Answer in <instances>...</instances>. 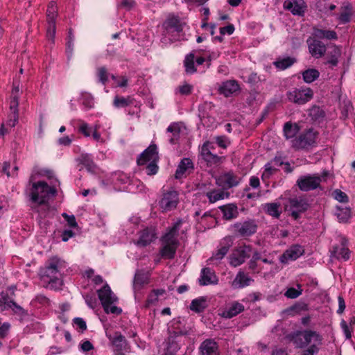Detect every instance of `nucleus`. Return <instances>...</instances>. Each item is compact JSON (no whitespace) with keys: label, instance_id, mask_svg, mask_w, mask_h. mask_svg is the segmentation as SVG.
<instances>
[{"label":"nucleus","instance_id":"nucleus-40","mask_svg":"<svg viewBox=\"0 0 355 355\" xmlns=\"http://www.w3.org/2000/svg\"><path fill=\"white\" fill-rule=\"evenodd\" d=\"M111 181L114 186L117 187L128 183L130 178L125 173L117 171L112 174Z\"/></svg>","mask_w":355,"mask_h":355},{"label":"nucleus","instance_id":"nucleus-45","mask_svg":"<svg viewBox=\"0 0 355 355\" xmlns=\"http://www.w3.org/2000/svg\"><path fill=\"white\" fill-rule=\"evenodd\" d=\"M320 72L315 69H309L302 72V78L306 83H311L318 78Z\"/></svg>","mask_w":355,"mask_h":355},{"label":"nucleus","instance_id":"nucleus-14","mask_svg":"<svg viewBox=\"0 0 355 355\" xmlns=\"http://www.w3.org/2000/svg\"><path fill=\"white\" fill-rule=\"evenodd\" d=\"M339 245H334L331 252V257L340 261H347L350 259V250H349L348 240L345 236H340Z\"/></svg>","mask_w":355,"mask_h":355},{"label":"nucleus","instance_id":"nucleus-60","mask_svg":"<svg viewBox=\"0 0 355 355\" xmlns=\"http://www.w3.org/2000/svg\"><path fill=\"white\" fill-rule=\"evenodd\" d=\"M78 131L82 133L85 137H89L92 132V128L85 122H81Z\"/></svg>","mask_w":355,"mask_h":355},{"label":"nucleus","instance_id":"nucleus-58","mask_svg":"<svg viewBox=\"0 0 355 355\" xmlns=\"http://www.w3.org/2000/svg\"><path fill=\"white\" fill-rule=\"evenodd\" d=\"M302 291L301 289L297 290L295 288H289L285 292L284 295L288 298L295 299L302 294Z\"/></svg>","mask_w":355,"mask_h":355},{"label":"nucleus","instance_id":"nucleus-50","mask_svg":"<svg viewBox=\"0 0 355 355\" xmlns=\"http://www.w3.org/2000/svg\"><path fill=\"white\" fill-rule=\"evenodd\" d=\"M230 247L231 244L229 243H227L225 245L220 246L219 249L212 255L211 258H209L208 261H211L213 259L221 260L227 254Z\"/></svg>","mask_w":355,"mask_h":355},{"label":"nucleus","instance_id":"nucleus-39","mask_svg":"<svg viewBox=\"0 0 355 355\" xmlns=\"http://www.w3.org/2000/svg\"><path fill=\"white\" fill-rule=\"evenodd\" d=\"M206 196L210 203H214L218 200H223L229 197V193L225 192L220 189H213L206 193Z\"/></svg>","mask_w":355,"mask_h":355},{"label":"nucleus","instance_id":"nucleus-30","mask_svg":"<svg viewBox=\"0 0 355 355\" xmlns=\"http://www.w3.org/2000/svg\"><path fill=\"white\" fill-rule=\"evenodd\" d=\"M240 89L238 82L234 80H230L223 82L219 87L220 94L226 97L230 96Z\"/></svg>","mask_w":355,"mask_h":355},{"label":"nucleus","instance_id":"nucleus-46","mask_svg":"<svg viewBox=\"0 0 355 355\" xmlns=\"http://www.w3.org/2000/svg\"><path fill=\"white\" fill-rule=\"evenodd\" d=\"M80 101L86 110H90L94 106V99L90 93L82 92Z\"/></svg>","mask_w":355,"mask_h":355},{"label":"nucleus","instance_id":"nucleus-19","mask_svg":"<svg viewBox=\"0 0 355 355\" xmlns=\"http://www.w3.org/2000/svg\"><path fill=\"white\" fill-rule=\"evenodd\" d=\"M304 253V248L299 244H294L287 249L280 257V262L287 263L289 261H295Z\"/></svg>","mask_w":355,"mask_h":355},{"label":"nucleus","instance_id":"nucleus-12","mask_svg":"<svg viewBox=\"0 0 355 355\" xmlns=\"http://www.w3.org/2000/svg\"><path fill=\"white\" fill-rule=\"evenodd\" d=\"M179 203V193L177 191L171 189L164 191L159 201V207L162 211H170L177 207Z\"/></svg>","mask_w":355,"mask_h":355},{"label":"nucleus","instance_id":"nucleus-26","mask_svg":"<svg viewBox=\"0 0 355 355\" xmlns=\"http://www.w3.org/2000/svg\"><path fill=\"white\" fill-rule=\"evenodd\" d=\"M193 169V164L191 159L183 158L179 163L175 171V178L182 179L187 174H189Z\"/></svg>","mask_w":355,"mask_h":355},{"label":"nucleus","instance_id":"nucleus-28","mask_svg":"<svg viewBox=\"0 0 355 355\" xmlns=\"http://www.w3.org/2000/svg\"><path fill=\"white\" fill-rule=\"evenodd\" d=\"M253 282L254 279L251 278L247 273L240 270L236 274L232 285L234 288H243L250 286V284Z\"/></svg>","mask_w":355,"mask_h":355},{"label":"nucleus","instance_id":"nucleus-36","mask_svg":"<svg viewBox=\"0 0 355 355\" xmlns=\"http://www.w3.org/2000/svg\"><path fill=\"white\" fill-rule=\"evenodd\" d=\"M265 212L275 218H279L282 214L279 202H269L263 205Z\"/></svg>","mask_w":355,"mask_h":355},{"label":"nucleus","instance_id":"nucleus-31","mask_svg":"<svg viewBox=\"0 0 355 355\" xmlns=\"http://www.w3.org/2000/svg\"><path fill=\"white\" fill-rule=\"evenodd\" d=\"M300 128L296 123H292L291 121L286 122L283 127L284 136L286 139H293L297 136V134L300 132Z\"/></svg>","mask_w":355,"mask_h":355},{"label":"nucleus","instance_id":"nucleus-21","mask_svg":"<svg viewBox=\"0 0 355 355\" xmlns=\"http://www.w3.org/2000/svg\"><path fill=\"white\" fill-rule=\"evenodd\" d=\"M106 336L114 347L115 351L121 352L127 349L128 342L121 332L116 331L112 335L106 333Z\"/></svg>","mask_w":355,"mask_h":355},{"label":"nucleus","instance_id":"nucleus-55","mask_svg":"<svg viewBox=\"0 0 355 355\" xmlns=\"http://www.w3.org/2000/svg\"><path fill=\"white\" fill-rule=\"evenodd\" d=\"M322 344L317 343L311 344L306 349L304 350L301 355H314L319 352Z\"/></svg>","mask_w":355,"mask_h":355},{"label":"nucleus","instance_id":"nucleus-63","mask_svg":"<svg viewBox=\"0 0 355 355\" xmlns=\"http://www.w3.org/2000/svg\"><path fill=\"white\" fill-rule=\"evenodd\" d=\"M73 42H74V38H71L70 40H68L67 42L66 53H67L68 60H70L73 56V45H74Z\"/></svg>","mask_w":355,"mask_h":355},{"label":"nucleus","instance_id":"nucleus-32","mask_svg":"<svg viewBox=\"0 0 355 355\" xmlns=\"http://www.w3.org/2000/svg\"><path fill=\"white\" fill-rule=\"evenodd\" d=\"M309 116L315 123H321L325 117L324 111L318 105H313L308 110Z\"/></svg>","mask_w":355,"mask_h":355},{"label":"nucleus","instance_id":"nucleus-59","mask_svg":"<svg viewBox=\"0 0 355 355\" xmlns=\"http://www.w3.org/2000/svg\"><path fill=\"white\" fill-rule=\"evenodd\" d=\"M157 162H154L152 163H148L146 167V173L148 175H155L158 171V166L157 164Z\"/></svg>","mask_w":355,"mask_h":355},{"label":"nucleus","instance_id":"nucleus-17","mask_svg":"<svg viewBox=\"0 0 355 355\" xmlns=\"http://www.w3.org/2000/svg\"><path fill=\"white\" fill-rule=\"evenodd\" d=\"M159 159L157 147L155 144L150 145L142 153L139 155L137 162L141 166L148 163L157 162Z\"/></svg>","mask_w":355,"mask_h":355},{"label":"nucleus","instance_id":"nucleus-10","mask_svg":"<svg viewBox=\"0 0 355 355\" xmlns=\"http://www.w3.org/2000/svg\"><path fill=\"white\" fill-rule=\"evenodd\" d=\"M309 207L307 200L303 198H291L288 199V204L285 205V209L288 211L292 218L295 220L298 219L300 215L305 212Z\"/></svg>","mask_w":355,"mask_h":355},{"label":"nucleus","instance_id":"nucleus-29","mask_svg":"<svg viewBox=\"0 0 355 355\" xmlns=\"http://www.w3.org/2000/svg\"><path fill=\"white\" fill-rule=\"evenodd\" d=\"M243 304L239 302H233L229 307L226 308L220 314L221 317L227 319L232 318L244 311Z\"/></svg>","mask_w":355,"mask_h":355},{"label":"nucleus","instance_id":"nucleus-43","mask_svg":"<svg viewBox=\"0 0 355 355\" xmlns=\"http://www.w3.org/2000/svg\"><path fill=\"white\" fill-rule=\"evenodd\" d=\"M184 66L185 67V71L188 74H193L196 71L193 53H190L186 55L184 60Z\"/></svg>","mask_w":355,"mask_h":355},{"label":"nucleus","instance_id":"nucleus-42","mask_svg":"<svg viewBox=\"0 0 355 355\" xmlns=\"http://www.w3.org/2000/svg\"><path fill=\"white\" fill-rule=\"evenodd\" d=\"M166 132L172 134L169 139L170 144H175L180 138V128L179 124L178 123H172L167 128Z\"/></svg>","mask_w":355,"mask_h":355},{"label":"nucleus","instance_id":"nucleus-52","mask_svg":"<svg viewBox=\"0 0 355 355\" xmlns=\"http://www.w3.org/2000/svg\"><path fill=\"white\" fill-rule=\"evenodd\" d=\"M80 163L84 165L88 171H93L96 165L93 161V159L91 155L89 154H83L80 156Z\"/></svg>","mask_w":355,"mask_h":355},{"label":"nucleus","instance_id":"nucleus-48","mask_svg":"<svg viewBox=\"0 0 355 355\" xmlns=\"http://www.w3.org/2000/svg\"><path fill=\"white\" fill-rule=\"evenodd\" d=\"M295 62V60L294 58H292L291 57H286L278 59L277 60L274 62V65L279 69L284 70L292 66Z\"/></svg>","mask_w":355,"mask_h":355},{"label":"nucleus","instance_id":"nucleus-35","mask_svg":"<svg viewBox=\"0 0 355 355\" xmlns=\"http://www.w3.org/2000/svg\"><path fill=\"white\" fill-rule=\"evenodd\" d=\"M148 283V275L142 270H137L135 275L133 287L135 290H140L144 285Z\"/></svg>","mask_w":355,"mask_h":355},{"label":"nucleus","instance_id":"nucleus-4","mask_svg":"<svg viewBox=\"0 0 355 355\" xmlns=\"http://www.w3.org/2000/svg\"><path fill=\"white\" fill-rule=\"evenodd\" d=\"M168 330L169 348L177 352L180 348L184 336L188 334V329L185 326L184 319L174 318L170 322Z\"/></svg>","mask_w":355,"mask_h":355},{"label":"nucleus","instance_id":"nucleus-27","mask_svg":"<svg viewBox=\"0 0 355 355\" xmlns=\"http://www.w3.org/2000/svg\"><path fill=\"white\" fill-rule=\"evenodd\" d=\"M218 279L214 272L209 268H204L201 270L199 284L201 286L216 284Z\"/></svg>","mask_w":355,"mask_h":355},{"label":"nucleus","instance_id":"nucleus-34","mask_svg":"<svg viewBox=\"0 0 355 355\" xmlns=\"http://www.w3.org/2000/svg\"><path fill=\"white\" fill-rule=\"evenodd\" d=\"M223 218L226 220L236 218L239 214L237 206L234 204H228L220 207Z\"/></svg>","mask_w":355,"mask_h":355},{"label":"nucleus","instance_id":"nucleus-13","mask_svg":"<svg viewBox=\"0 0 355 355\" xmlns=\"http://www.w3.org/2000/svg\"><path fill=\"white\" fill-rule=\"evenodd\" d=\"M257 227V222L254 219L237 222L232 225L235 234L242 237H248L254 234Z\"/></svg>","mask_w":355,"mask_h":355},{"label":"nucleus","instance_id":"nucleus-47","mask_svg":"<svg viewBox=\"0 0 355 355\" xmlns=\"http://www.w3.org/2000/svg\"><path fill=\"white\" fill-rule=\"evenodd\" d=\"M336 215L338 220L341 223H346L351 216V210L348 207H338Z\"/></svg>","mask_w":355,"mask_h":355},{"label":"nucleus","instance_id":"nucleus-1","mask_svg":"<svg viewBox=\"0 0 355 355\" xmlns=\"http://www.w3.org/2000/svg\"><path fill=\"white\" fill-rule=\"evenodd\" d=\"M55 185L49 186L44 181H38L31 184L29 191L31 209L39 214L40 218H45L49 211V201L56 194Z\"/></svg>","mask_w":355,"mask_h":355},{"label":"nucleus","instance_id":"nucleus-33","mask_svg":"<svg viewBox=\"0 0 355 355\" xmlns=\"http://www.w3.org/2000/svg\"><path fill=\"white\" fill-rule=\"evenodd\" d=\"M313 36L319 40L321 39H327L329 40L338 39V35L336 31L320 28H314Z\"/></svg>","mask_w":355,"mask_h":355},{"label":"nucleus","instance_id":"nucleus-54","mask_svg":"<svg viewBox=\"0 0 355 355\" xmlns=\"http://www.w3.org/2000/svg\"><path fill=\"white\" fill-rule=\"evenodd\" d=\"M10 114L9 115V119L7 121V125L10 127H15L18 121L19 113L18 107L15 109H10Z\"/></svg>","mask_w":355,"mask_h":355},{"label":"nucleus","instance_id":"nucleus-3","mask_svg":"<svg viewBox=\"0 0 355 355\" xmlns=\"http://www.w3.org/2000/svg\"><path fill=\"white\" fill-rule=\"evenodd\" d=\"M182 220H177L168 231L161 239L162 247L159 254L164 259H172L175 257L179 245L178 239V232L182 225Z\"/></svg>","mask_w":355,"mask_h":355},{"label":"nucleus","instance_id":"nucleus-16","mask_svg":"<svg viewBox=\"0 0 355 355\" xmlns=\"http://www.w3.org/2000/svg\"><path fill=\"white\" fill-rule=\"evenodd\" d=\"M241 180V178L232 171L224 173L216 179V184L223 189H230L236 187Z\"/></svg>","mask_w":355,"mask_h":355},{"label":"nucleus","instance_id":"nucleus-38","mask_svg":"<svg viewBox=\"0 0 355 355\" xmlns=\"http://www.w3.org/2000/svg\"><path fill=\"white\" fill-rule=\"evenodd\" d=\"M207 299L205 297H200L193 300L190 304L189 308L196 313H202L207 308Z\"/></svg>","mask_w":355,"mask_h":355},{"label":"nucleus","instance_id":"nucleus-37","mask_svg":"<svg viewBox=\"0 0 355 355\" xmlns=\"http://www.w3.org/2000/svg\"><path fill=\"white\" fill-rule=\"evenodd\" d=\"M352 6L349 3H345L341 7V12L338 15V19L341 24H347L350 21L352 15Z\"/></svg>","mask_w":355,"mask_h":355},{"label":"nucleus","instance_id":"nucleus-44","mask_svg":"<svg viewBox=\"0 0 355 355\" xmlns=\"http://www.w3.org/2000/svg\"><path fill=\"white\" fill-rule=\"evenodd\" d=\"M340 49L338 46L334 45L332 47L331 51L329 52L328 55L329 56V58L327 61L326 64H329L331 67L337 66L338 63V58L340 56Z\"/></svg>","mask_w":355,"mask_h":355},{"label":"nucleus","instance_id":"nucleus-23","mask_svg":"<svg viewBox=\"0 0 355 355\" xmlns=\"http://www.w3.org/2000/svg\"><path fill=\"white\" fill-rule=\"evenodd\" d=\"M9 309H12L15 313L22 312L24 310L21 306L10 298L8 293L4 292L0 293V309L5 311Z\"/></svg>","mask_w":355,"mask_h":355},{"label":"nucleus","instance_id":"nucleus-56","mask_svg":"<svg viewBox=\"0 0 355 355\" xmlns=\"http://www.w3.org/2000/svg\"><path fill=\"white\" fill-rule=\"evenodd\" d=\"M214 139L218 146L223 148H226L230 143L227 137L225 135L217 136Z\"/></svg>","mask_w":355,"mask_h":355},{"label":"nucleus","instance_id":"nucleus-25","mask_svg":"<svg viewBox=\"0 0 355 355\" xmlns=\"http://www.w3.org/2000/svg\"><path fill=\"white\" fill-rule=\"evenodd\" d=\"M57 17V10L47 9L46 17L48 22V27L46 31V36L52 42H54L55 35V18Z\"/></svg>","mask_w":355,"mask_h":355},{"label":"nucleus","instance_id":"nucleus-9","mask_svg":"<svg viewBox=\"0 0 355 355\" xmlns=\"http://www.w3.org/2000/svg\"><path fill=\"white\" fill-rule=\"evenodd\" d=\"M289 101L298 105H304L310 101L313 97V90L306 87L295 88L286 93Z\"/></svg>","mask_w":355,"mask_h":355},{"label":"nucleus","instance_id":"nucleus-53","mask_svg":"<svg viewBox=\"0 0 355 355\" xmlns=\"http://www.w3.org/2000/svg\"><path fill=\"white\" fill-rule=\"evenodd\" d=\"M96 76L98 81L102 85H105L108 81L109 73L105 67H100L96 69Z\"/></svg>","mask_w":355,"mask_h":355},{"label":"nucleus","instance_id":"nucleus-49","mask_svg":"<svg viewBox=\"0 0 355 355\" xmlns=\"http://www.w3.org/2000/svg\"><path fill=\"white\" fill-rule=\"evenodd\" d=\"M19 88L18 85H15L13 83V88L12 89L10 101V109H15L19 105Z\"/></svg>","mask_w":355,"mask_h":355},{"label":"nucleus","instance_id":"nucleus-6","mask_svg":"<svg viewBox=\"0 0 355 355\" xmlns=\"http://www.w3.org/2000/svg\"><path fill=\"white\" fill-rule=\"evenodd\" d=\"M318 137V131L309 128L291 141V147L297 150H309L316 146Z\"/></svg>","mask_w":355,"mask_h":355},{"label":"nucleus","instance_id":"nucleus-41","mask_svg":"<svg viewBox=\"0 0 355 355\" xmlns=\"http://www.w3.org/2000/svg\"><path fill=\"white\" fill-rule=\"evenodd\" d=\"M202 159L207 163V165L211 166L218 165L222 162V157L214 154L212 152L200 153Z\"/></svg>","mask_w":355,"mask_h":355},{"label":"nucleus","instance_id":"nucleus-2","mask_svg":"<svg viewBox=\"0 0 355 355\" xmlns=\"http://www.w3.org/2000/svg\"><path fill=\"white\" fill-rule=\"evenodd\" d=\"M68 265L65 261L53 257L48 259L44 267L40 270L42 281L48 284L52 288H59L63 282V277L66 275Z\"/></svg>","mask_w":355,"mask_h":355},{"label":"nucleus","instance_id":"nucleus-22","mask_svg":"<svg viewBox=\"0 0 355 355\" xmlns=\"http://www.w3.org/2000/svg\"><path fill=\"white\" fill-rule=\"evenodd\" d=\"M306 7L304 0H286L284 3V8L294 15H303Z\"/></svg>","mask_w":355,"mask_h":355},{"label":"nucleus","instance_id":"nucleus-20","mask_svg":"<svg viewBox=\"0 0 355 355\" xmlns=\"http://www.w3.org/2000/svg\"><path fill=\"white\" fill-rule=\"evenodd\" d=\"M157 239V233L154 227H146L139 232V239L136 244L139 246L145 247L150 245Z\"/></svg>","mask_w":355,"mask_h":355},{"label":"nucleus","instance_id":"nucleus-51","mask_svg":"<svg viewBox=\"0 0 355 355\" xmlns=\"http://www.w3.org/2000/svg\"><path fill=\"white\" fill-rule=\"evenodd\" d=\"M132 103V98L130 96L120 97L115 96L113 101V105L116 108L126 107Z\"/></svg>","mask_w":355,"mask_h":355},{"label":"nucleus","instance_id":"nucleus-18","mask_svg":"<svg viewBox=\"0 0 355 355\" xmlns=\"http://www.w3.org/2000/svg\"><path fill=\"white\" fill-rule=\"evenodd\" d=\"M306 43L308 44L309 51L313 57L320 58L325 54L327 51L326 46L320 40L314 37H311L307 39Z\"/></svg>","mask_w":355,"mask_h":355},{"label":"nucleus","instance_id":"nucleus-64","mask_svg":"<svg viewBox=\"0 0 355 355\" xmlns=\"http://www.w3.org/2000/svg\"><path fill=\"white\" fill-rule=\"evenodd\" d=\"M73 324L80 329L81 332H83L87 329V324L85 321L81 318H75L73 319Z\"/></svg>","mask_w":355,"mask_h":355},{"label":"nucleus","instance_id":"nucleus-15","mask_svg":"<svg viewBox=\"0 0 355 355\" xmlns=\"http://www.w3.org/2000/svg\"><path fill=\"white\" fill-rule=\"evenodd\" d=\"M252 248L250 245H243L236 248L230 256V263L234 267L239 266L245 262L250 256Z\"/></svg>","mask_w":355,"mask_h":355},{"label":"nucleus","instance_id":"nucleus-24","mask_svg":"<svg viewBox=\"0 0 355 355\" xmlns=\"http://www.w3.org/2000/svg\"><path fill=\"white\" fill-rule=\"evenodd\" d=\"M200 355H219L217 343L213 339H206L200 345Z\"/></svg>","mask_w":355,"mask_h":355},{"label":"nucleus","instance_id":"nucleus-8","mask_svg":"<svg viewBox=\"0 0 355 355\" xmlns=\"http://www.w3.org/2000/svg\"><path fill=\"white\" fill-rule=\"evenodd\" d=\"M327 175L328 172L324 171L321 175L313 174L300 176L297 180V185L302 191L316 189L320 187L322 179H324Z\"/></svg>","mask_w":355,"mask_h":355},{"label":"nucleus","instance_id":"nucleus-7","mask_svg":"<svg viewBox=\"0 0 355 355\" xmlns=\"http://www.w3.org/2000/svg\"><path fill=\"white\" fill-rule=\"evenodd\" d=\"M291 340L296 347L304 348L312 342L322 344V336L315 331L306 330L293 334L291 336Z\"/></svg>","mask_w":355,"mask_h":355},{"label":"nucleus","instance_id":"nucleus-62","mask_svg":"<svg viewBox=\"0 0 355 355\" xmlns=\"http://www.w3.org/2000/svg\"><path fill=\"white\" fill-rule=\"evenodd\" d=\"M62 217L67 221L68 225L71 227H76L78 226V223L76 220V218L73 215H68L66 213H63L62 214Z\"/></svg>","mask_w":355,"mask_h":355},{"label":"nucleus","instance_id":"nucleus-61","mask_svg":"<svg viewBox=\"0 0 355 355\" xmlns=\"http://www.w3.org/2000/svg\"><path fill=\"white\" fill-rule=\"evenodd\" d=\"M334 195L335 199L340 202H346L348 201V197L347 194L339 189L334 191Z\"/></svg>","mask_w":355,"mask_h":355},{"label":"nucleus","instance_id":"nucleus-11","mask_svg":"<svg viewBox=\"0 0 355 355\" xmlns=\"http://www.w3.org/2000/svg\"><path fill=\"white\" fill-rule=\"evenodd\" d=\"M164 26L166 30V36L171 41L183 40L182 24L178 17H171L164 22Z\"/></svg>","mask_w":355,"mask_h":355},{"label":"nucleus","instance_id":"nucleus-57","mask_svg":"<svg viewBox=\"0 0 355 355\" xmlns=\"http://www.w3.org/2000/svg\"><path fill=\"white\" fill-rule=\"evenodd\" d=\"M193 89V87L188 83H184L182 85H180L178 87V90L180 94L182 95H189L191 94L192 91Z\"/></svg>","mask_w":355,"mask_h":355},{"label":"nucleus","instance_id":"nucleus-5","mask_svg":"<svg viewBox=\"0 0 355 355\" xmlns=\"http://www.w3.org/2000/svg\"><path fill=\"white\" fill-rule=\"evenodd\" d=\"M97 292L102 306L106 313L118 315L122 313V309L114 304L117 302L118 298L112 291L107 284H105Z\"/></svg>","mask_w":355,"mask_h":355}]
</instances>
